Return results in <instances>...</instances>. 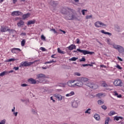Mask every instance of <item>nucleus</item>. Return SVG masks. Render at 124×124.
Instances as JSON below:
<instances>
[{
    "instance_id": "nucleus-1",
    "label": "nucleus",
    "mask_w": 124,
    "mask_h": 124,
    "mask_svg": "<svg viewBox=\"0 0 124 124\" xmlns=\"http://www.w3.org/2000/svg\"><path fill=\"white\" fill-rule=\"evenodd\" d=\"M11 15L12 16H30L31 14L30 13H28L27 14L23 15V13L19 11H16L13 12Z\"/></svg>"
},
{
    "instance_id": "nucleus-2",
    "label": "nucleus",
    "mask_w": 124,
    "mask_h": 124,
    "mask_svg": "<svg viewBox=\"0 0 124 124\" xmlns=\"http://www.w3.org/2000/svg\"><path fill=\"white\" fill-rule=\"evenodd\" d=\"M36 62H38V61H34L33 62H28L25 61L24 62H22L19 66L20 67H23V66H31V64H33V63H35Z\"/></svg>"
},
{
    "instance_id": "nucleus-3",
    "label": "nucleus",
    "mask_w": 124,
    "mask_h": 124,
    "mask_svg": "<svg viewBox=\"0 0 124 124\" xmlns=\"http://www.w3.org/2000/svg\"><path fill=\"white\" fill-rule=\"evenodd\" d=\"M77 51L80 52V53H82L83 55H93V54H94V52H90L87 50H81L78 48L77 49Z\"/></svg>"
},
{
    "instance_id": "nucleus-4",
    "label": "nucleus",
    "mask_w": 124,
    "mask_h": 124,
    "mask_svg": "<svg viewBox=\"0 0 124 124\" xmlns=\"http://www.w3.org/2000/svg\"><path fill=\"white\" fill-rule=\"evenodd\" d=\"M113 84L115 86H118L119 87H123V82L122 80L120 79H117L114 80Z\"/></svg>"
},
{
    "instance_id": "nucleus-5",
    "label": "nucleus",
    "mask_w": 124,
    "mask_h": 124,
    "mask_svg": "<svg viewBox=\"0 0 124 124\" xmlns=\"http://www.w3.org/2000/svg\"><path fill=\"white\" fill-rule=\"evenodd\" d=\"M86 86L91 88V89H93V90H96L97 88H98V86L96 84H93V83H91V82H88V83L86 84Z\"/></svg>"
},
{
    "instance_id": "nucleus-6",
    "label": "nucleus",
    "mask_w": 124,
    "mask_h": 124,
    "mask_svg": "<svg viewBox=\"0 0 124 124\" xmlns=\"http://www.w3.org/2000/svg\"><path fill=\"white\" fill-rule=\"evenodd\" d=\"M21 51H22L21 49L16 47H14L11 49L12 53H13V54H16V55H18V54H19Z\"/></svg>"
},
{
    "instance_id": "nucleus-7",
    "label": "nucleus",
    "mask_w": 124,
    "mask_h": 124,
    "mask_svg": "<svg viewBox=\"0 0 124 124\" xmlns=\"http://www.w3.org/2000/svg\"><path fill=\"white\" fill-rule=\"evenodd\" d=\"M95 26L96 28H101L102 27L106 26V25L101 21H97L95 23Z\"/></svg>"
},
{
    "instance_id": "nucleus-8",
    "label": "nucleus",
    "mask_w": 124,
    "mask_h": 124,
    "mask_svg": "<svg viewBox=\"0 0 124 124\" xmlns=\"http://www.w3.org/2000/svg\"><path fill=\"white\" fill-rule=\"evenodd\" d=\"M88 79L87 78H79L78 79V81H80V82H82V83H87L86 85L89 83Z\"/></svg>"
},
{
    "instance_id": "nucleus-9",
    "label": "nucleus",
    "mask_w": 124,
    "mask_h": 124,
    "mask_svg": "<svg viewBox=\"0 0 124 124\" xmlns=\"http://www.w3.org/2000/svg\"><path fill=\"white\" fill-rule=\"evenodd\" d=\"M8 31H10V29H8V27L7 26H1L0 28V31L2 32H5Z\"/></svg>"
},
{
    "instance_id": "nucleus-10",
    "label": "nucleus",
    "mask_w": 124,
    "mask_h": 124,
    "mask_svg": "<svg viewBox=\"0 0 124 124\" xmlns=\"http://www.w3.org/2000/svg\"><path fill=\"white\" fill-rule=\"evenodd\" d=\"M28 82H29V83H31V84H32L33 85H35V84H36L37 81L35 79H33L32 78H31L28 79Z\"/></svg>"
},
{
    "instance_id": "nucleus-11",
    "label": "nucleus",
    "mask_w": 124,
    "mask_h": 124,
    "mask_svg": "<svg viewBox=\"0 0 124 124\" xmlns=\"http://www.w3.org/2000/svg\"><path fill=\"white\" fill-rule=\"evenodd\" d=\"M76 80H70L68 81L67 83L68 86H69V87H72L73 88H74L75 85L74 84L73 85L72 84H73V83H74V82H75Z\"/></svg>"
},
{
    "instance_id": "nucleus-12",
    "label": "nucleus",
    "mask_w": 124,
    "mask_h": 124,
    "mask_svg": "<svg viewBox=\"0 0 124 124\" xmlns=\"http://www.w3.org/2000/svg\"><path fill=\"white\" fill-rule=\"evenodd\" d=\"M35 22H36L35 19L30 20L27 22V26H30V25H34V24H35Z\"/></svg>"
},
{
    "instance_id": "nucleus-13",
    "label": "nucleus",
    "mask_w": 124,
    "mask_h": 124,
    "mask_svg": "<svg viewBox=\"0 0 124 124\" xmlns=\"http://www.w3.org/2000/svg\"><path fill=\"white\" fill-rule=\"evenodd\" d=\"M54 96L56 98H58V100H62V96L61 94H55Z\"/></svg>"
},
{
    "instance_id": "nucleus-14",
    "label": "nucleus",
    "mask_w": 124,
    "mask_h": 124,
    "mask_svg": "<svg viewBox=\"0 0 124 124\" xmlns=\"http://www.w3.org/2000/svg\"><path fill=\"white\" fill-rule=\"evenodd\" d=\"M24 24L25 22L24 21L20 20L19 22L17 23V26L19 27V28H21L22 26H24Z\"/></svg>"
},
{
    "instance_id": "nucleus-15",
    "label": "nucleus",
    "mask_w": 124,
    "mask_h": 124,
    "mask_svg": "<svg viewBox=\"0 0 124 124\" xmlns=\"http://www.w3.org/2000/svg\"><path fill=\"white\" fill-rule=\"evenodd\" d=\"M75 87L77 86V87H82L83 86V82L81 80H78V82L76 84H74Z\"/></svg>"
},
{
    "instance_id": "nucleus-16",
    "label": "nucleus",
    "mask_w": 124,
    "mask_h": 124,
    "mask_svg": "<svg viewBox=\"0 0 124 124\" xmlns=\"http://www.w3.org/2000/svg\"><path fill=\"white\" fill-rule=\"evenodd\" d=\"M105 95H106V94H105V93H97L96 96L97 97H99V98H100L101 97H103V96H105Z\"/></svg>"
},
{
    "instance_id": "nucleus-17",
    "label": "nucleus",
    "mask_w": 124,
    "mask_h": 124,
    "mask_svg": "<svg viewBox=\"0 0 124 124\" xmlns=\"http://www.w3.org/2000/svg\"><path fill=\"white\" fill-rule=\"evenodd\" d=\"M67 48L69 49V50H74V49H76V46L72 44L69 46Z\"/></svg>"
},
{
    "instance_id": "nucleus-18",
    "label": "nucleus",
    "mask_w": 124,
    "mask_h": 124,
    "mask_svg": "<svg viewBox=\"0 0 124 124\" xmlns=\"http://www.w3.org/2000/svg\"><path fill=\"white\" fill-rule=\"evenodd\" d=\"M74 16H65L64 18L65 20H74Z\"/></svg>"
},
{
    "instance_id": "nucleus-19",
    "label": "nucleus",
    "mask_w": 124,
    "mask_h": 124,
    "mask_svg": "<svg viewBox=\"0 0 124 124\" xmlns=\"http://www.w3.org/2000/svg\"><path fill=\"white\" fill-rule=\"evenodd\" d=\"M37 77L38 79H39V78H47L45 75L43 74H40L37 75Z\"/></svg>"
},
{
    "instance_id": "nucleus-20",
    "label": "nucleus",
    "mask_w": 124,
    "mask_h": 124,
    "mask_svg": "<svg viewBox=\"0 0 124 124\" xmlns=\"http://www.w3.org/2000/svg\"><path fill=\"white\" fill-rule=\"evenodd\" d=\"M117 50L119 52V53H124V47H123L122 46H119Z\"/></svg>"
},
{
    "instance_id": "nucleus-21",
    "label": "nucleus",
    "mask_w": 124,
    "mask_h": 124,
    "mask_svg": "<svg viewBox=\"0 0 124 124\" xmlns=\"http://www.w3.org/2000/svg\"><path fill=\"white\" fill-rule=\"evenodd\" d=\"M72 106L74 108H77L78 107V103H77V102L74 101V102H73Z\"/></svg>"
},
{
    "instance_id": "nucleus-22",
    "label": "nucleus",
    "mask_w": 124,
    "mask_h": 124,
    "mask_svg": "<svg viewBox=\"0 0 124 124\" xmlns=\"http://www.w3.org/2000/svg\"><path fill=\"white\" fill-rule=\"evenodd\" d=\"M94 118L96 121H99V120H100V116H99V114H94Z\"/></svg>"
},
{
    "instance_id": "nucleus-23",
    "label": "nucleus",
    "mask_w": 124,
    "mask_h": 124,
    "mask_svg": "<svg viewBox=\"0 0 124 124\" xmlns=\"http://www.w3.org/2000/svg\"><path fill=\"white\" fill-rule=\"evenodd\" d=\"M74 94H75V93H74V92L72 91L71 92V93L66 94V96L67 97L72 96V95H74Z\"/></svg>"
},
{
    "instance_id": "nucleus-24",
    "label": "nucleus",
    "mask_w": 124,
    "mask_h": 124,
    "mask_svg": "<svg viewBox=\"0 0 124 124\" xmlns=\"http://www.w3.org/2000/svg\"><path fill=\"white\" fill-rule=\"evenodd\" d=\"M123 118L121 116H115L114 120L115 121H119V120H123Z\"/></svg>"
},
{
    "instance_id": "nucleus-25",
    "label": "nucleus",
    "mask_w": 124,
    "mask_h": 124,
    "mask_svg": "<svg viewBox=\"0 0 124 124\" xmlns=\"http://www.w3.org/2000/svg\"><path fill=\"white\" fill-rule=\"evenodd\" d=\"M101 32H102V33H103L104 34H108V35L111 36L112 35V33L109 32H105L104 31V30H102L101 31Z\"/></svg>"
},
{
    "instance_id": "nucleus-26",
    "label": "nucleus",
    "mask_w": 124,
    "mask_h": 124,
    "mask_svg": "<svg viewBox=\"0 0 124 124\" xmlns=\"http://www.w3.org/2000/svg\"><path fill=\"white\" fill-rule=\"evenodd\" d=\"M15 61H17V60L14 59V58H11L5 61V62H14Z\"/></svg>"
},
{
    "instance_id": "nucleus-27",
    "label": "nucleus",
    "mask_w": 124,
    "mask_h": 124,
    "mask_svg": "<svg viewBox=\"0 0 124 124\" xmlns=\"http://www.w3.org/2000/svg\"><path fill=\"white\" fill-rule=\"evenodd\" d=\"M77 60H78V58L76 57H72V58L69 59V61H71L72 62H75Z\"/></svg>"
},
{
    "instance_id": "nucleus-28",
    "label": "nucleus",
    "mask_w": 124,
    "mask_h": 124,
    "mask_svg": "<svg viewBox=\"0 0 124 124\" xmlns=\"http://www.w3.org/2000/svg\"><path fill=\"white\" fill-rule=\"evenodd\" d=\"M25 44H26V40L25 39H23L21 42L22 47H24V46H25Z\"/></svg>"
},
{
    "instance_id": "nucleus-29",
    "label": "nucleus",
    "mask_w": 124,
    "mask_h": 124,
    "mask_svg": "<svg viewBox=\"0 0 124 124\" xmlns=\"http://www.w3.org/2000/svg\"><path fill=\"white\" fill-rule=\"evenodd\" d=\"M62 13V14H66V13H67V11L66 10V9L63 8Z\"/></svg>"
},
{
    "instance_id": "nucleus-30",
    "label": "nucleus",
    "mask_w": 124,
    "mask_h": 124,
    "mask_svg": "<svg viewBox=\"0 0 124 124\" xmlns=\"http://www.w3.org/2000/svg\"><path fill=\"white\" fill-rule=\"evenodd\" d=\"M113 46V47L114 48V49H117V50H118V49L119 48V47H120V46L119 45H117L116 44H113L112 45Z\"/></svg>"
},
{
    "instance_id": "nucleus-31",
    "label": "nucleus",
    "mask_w": 124,
    "mask_h": 124,
    "mask_svg": "<svg viewBox=\"0 0 124 124\" xmlns=\"http://www.w3.org/2000/svg\"><path fill=\"white\" fill-rule=\"evenodd\" d=\"M104 103V101L101 100H99L98 101V104H99V105H102V104H103Z\"/></svg>"
},
{
    "instance_id": "nucleus-32",
    "label": "nucleus",
    "mask_w": 124,
    "mask_h": 124,
    "mask_svg": "<svg viewBox=\"0 0 124 124\" xmlns=\"http://www.w3.org/2000/svg\"><path fill=\"white\" fill-rule=\"evenodd\" d=\"M57 50L58 53H60V54H64V51H62L60 48H58Z\"/></svg>"
},
{
    "instance_id": "nucleus-33",
    "label": "nucleus",
    "mask_w": 124,
    "mask_h": 124,
    "mask_svg": "<svg viewBox=\"0 0 124 124\" xmlns=\"http://www.w3.org/2000/svg\"><path fill=\"white\" fill-rule=\"evenodd\" d=\"M85 114H91V108H88L85 111Z\"/></svg>"
},
{
    "instance_id": "nucleus-34",
    "label": "nucleus",
    "mask_w": 124,
    "mask_h": 124,
    "mask_svg": "<svg viewBox=\"0 0 124 124\" xmlns=\"http://www.w3.org/2000/svg\"><path fill=\"white\" fill-rule=\"evenodd\" d=\"M102 85L105 88H107L108 87V85L107 84H106V83L105 82V81L103 82V83L102 84Z\"/></svg>"
},
{
    "instance_id": "nucleus-35",
    "label": "nucleus",
    "mask_w": 124,
    "mask_h": 124,
    "mask_svg": "<svg viewBox=\"0 0 124 124\" xmlns=\"http://www.w3.org/2000/svg\"><path fill=\"white\" fill-rule=\"evenodd\" d=\"M115 111H110L108 113V116H113V115H115Z\"/></svg>"
},
{
    "instance_id": "nucleus-36",
    "label": "nucleus",
    "mask_w": 124,
    "mask_h": 124,
    "mask_svg": "<svg viewBox=\"0 0 124 124\" xmlns=\"http://www.w3.org/2000/svg\"><path fill=\"white\" fill-rule=\"evenodd\" d=\"M41 39L42 40H46V37L43 34L41 35Z\"/></svg>"
},
{
    "instance_id": "nucleus-37",
    "label": "nucleus",
    "mask_w": 124,
    "mask_h": 124,
    "mask_svg": "<svg viewBox=\"0 0 124 124\" xmlns=\"http://www.w3.org/2000/svg\"><path fill=\"white\" fill-rule=\"evenodd\" d=\"M7 72L5 71L2 72L1 73H0V76H1V77H2V76H4V75H5V73H6Z\"/></svg>"
},
{
    "instance_id": "nucleus-38",
    "label": "nucleus",
    "mask_w": 124,
    "mask_h": 124,
    "mask_svg": "<svg viewBox=\"0 0 124 124\" xmlns=\"http://www.w3.org/2000/svg\"><path fill=\"white\" fill-rule=\"evenodd\" d=\"M109 120H110V118H107V119H106V121H105V124H108Z\"/></svg>"
},
{
    "instance_id": "nucleus-39",
    "label": "nucleus",
    "mask_w": 124,
    "mask_h": 124,
    "mask_svg": "<svg viewBox=\"0 0 124 124\" xmlns=\"http://www.w3.org/2000/svg\"><path fill=\"white\" fill-rule=\"evenodd\" d=\"M79 62H86V59H85V58H84V57H82V58H81V59H80L79 60Z\"/></svg>"
},
{
    "instance_id": "nucleus-40",
    "label": "nucleus",
    "mask_w": 124,
    "mask_h": 124,
    "mask_svg": "<svg viewBox=\"0 0 124 124\" xmlns=\"http://www.w3.org/2000/svg\"><path fill=\"white\" fill-rule=\"evenodd\" d=\"M101 108H102V109H104V110H106V109H107V107H106V106L105 105H103L101 106Z\"/></svg>"
},
{
    "instance_id": "nucleus-41",
    "label": "nucleus",
    "mask_w": 124,
    "mask_h": 124,
    "mask_svg": "<svg viewBox=\"0 0 124 124\" xmlns=\"http://www.w3.org/2000/svg\"><path fill=\"white\" fill-rule=\"evenodd\" d=\"M115 67H116V68H118V69H122V67H121V66H120V65L118 64Z\"/></svg>"
},
{
    "instance_id": "nucleus-42",
    "label": "nucleus",
    "mask_w": 124,
    "mask_h": 124,
    "mask_svg": "<svg viewBox=\"0 0 124 124\" xmlns=\"http://www.w3.org/2000/svg\"><path fill=\"white\" fill-rule=\"evenodd\" d=\"M40 49H41L43 52H45V51H46V49L45 48L43 47H41L40 48Z\"/></svg>"
},
{
    "instance_id": "nucleus-43",
    "label": "nucleus",
    "mask_w": 124,
    "mask_h": 124,
    "mask_svg": "<svg viewBox=\"0 0 124 124\" xmlns=\"http://www.w3.org/2000/svg\"><path fill=\"white\" fill-rule=\"evenodd\" d=\"M88 11L87 10H82V13L83 15H85V12H87Z\"/></svg>"
},
{
    "instance_id": "nucleus-44",
    "label": "nucleus",
    "mask_w": 124,
    "mask_h": 124,
    "mask_svg": "<svg viewBox=\"0 0 124 124\" xmlns=\"http://www.w3.org/2000/svg\"><path fill=\"white\" fill-rule=\"evenodd\" d=\"M21 87H27L28 86V84H25V83H23L21 84Z\"/></svg>"
},
{
    "instance_id": "nucleus-45",
    "label": "nucleus",
    "mask_w": 124,
    "mask_h": 124,
    "mask_svg": "<svg viewBox=\"0 0 124 124\" xmlns=\"http://www.w3.org/2000/svg\"><path fill=\"white\" fill-rule=\"evenodd\" d=\"M50 31H53V32H54V33H58V32H57V31H56V30H55V29H51Z\"/></svg>"
},
{
    "instance_id": "nucleus-46",
    "label": "nucleus",
    "mask_w": 124,
    "mask_h": 124,
    "mask_svg": "<svg viewBox=\"0 0 124 124\" xmlns=\"http://www.w3.org/2000/svg\"><path fill=\"white\" fill-rule=\"evenodd\" d=\"M5 124V120H3L0 122V124Z\"/></svg>"
},
{
    "instance_id": "nucleus-47",
    "label": "nucleus",
    "mask_w": 124,
    "mask_h": 124,
    "mask_svg": "<svg viewBox=\"0 0 124 124\" xmlns=\"http://www.w3.org/2000/svg\"><path fill=\"white\" fill-rule=\"evenodd\" d=\"M75 75L77 76H81V74L79 73L76 72L75 73Z\"/></svg>"
},
{
    "instance_id": "nucleus-48",
    "label": "nucleus",
    "mask_w": 124,
    "mask_h": 124,
    "mask_svg": "<svg viewBox=\"0 0 124 124\" xmlns=\"http://www.w3.org/2000/svg\"><path fill=\"white\" fill-rule=\"evenodd\" d=\"M13 69L16 71L19 70V67H14Z\"/></svg>"
},
{
    "instance_id": "nucleus-49",
    "label": "nucleus",
    "mask_w": 124,
    "mask_h": 124,
    "mask_svg": "<svg viewBox=\"0 0 124 124\" xmlns=\"http://www.w3.org/2000/svg\"><path fill=\"white\" fill-rule=\"evenodd\" d=\"M114 95L115 96H117L118 97V95H119V94H118V93H117V91H114Z\"/></svg>"
},
{
    "instance_id": "nucleus-50",
    "label": "nucleus",
    "mask_w": 124,
    "mask_h": 124,
    "mask_svg": "<svg viewBox=\"0 0 124 124\" xmlns=\"http://www.w3.org/2000/svg\"><path fill=\"white\" fill-rule=\"evenodd\" d=\"M47 63H52V62L50 61L45 62L44 63V64H47Z\"/></svg>"
},
{
    "instance_id": "nucleus-51",
    "label": "nucleus",
    "mask_w": 124,
    "mask_h": 124,
    "mask_svg": "<svg viewBox=\"0 0 124 124\" xmlns=\"http://www.w3.org/2000/svg\"><path fill=\"white\" fill-rule=\"evenodd\" d=\"M77 44H79L80 43V39L79 38L77 39Z\"/></svg>"
},
{
    "instance_id": "nucleus-52",
    "label": "nucleus",
    "mask_w": 124,
    "mask_h": 124,
    "mask_svg": "<svg viewBox=\"0 0 124 124\" xmlns=\"http://www.w3.org/2000/svg\"><path fill=\"white\" fill-rule=\"evenodd\" d=\"M9 31V32H14V31L15 32V30H10V31Z\"/></svg>"
},
{
    "instance_id": "nucleus-53",
    "label": "nucleus",
    "mask_w": 124,
    "mask_h": 124,
    "mask_svg": "<svg viewBox=\"0 0 124 124\" xmlns=\"http://www.w3.org/2000/svg\"><path fill=\"white\" fill-rule=\"evenodd\" d=\"M28 16H23L22 20H26L28 18Z\"/></svg>"
},
{
    "instance_id": "nucleus-54",
    "label": "nucleus",
    "mask_w": 124,
    "mask_h": 124,
    "mask_svg": "<svg viewBox=\"0 0 124 124\" xmlns=\"http://www.w3.org/2000/svg\"><path fill=\"white\" fill-rule=\"evenodd\" d=\"M117 59H118L120 62H123V59H122V58H121L120 57H117Z\"/></svg>"
},
{
    "instance_id": "nucleus-55",
    "label": "nucleus",
    "mask_w": 124,
    "mask_h": 124,
    "mask_svg": "<svg viewBox=\"0 0 124 124\" xmlns=\"http://www.w3.org/2000/svg\"><path fill=\"white\" fill-rule=\"evenodd\" d=\"M55 56H56V54H53L51 55V58H52L53 59H56V57H55Z\"/></svg>"
},
{
    "instance_id": "nucleus-56",
    "label": "nucleus",
    "mask_w": 124,
    "mask_h": 124,
    "mask_svg": "<svg viewBox=\"0 0 124 124\" xmlns=\"http://www.w3.org/2000/svg\"><path fill=\"white\" fill-rule=\"evenodd\" d=\"M60 31H62V32L64 34H65V32H66L65 31H64L61 30V29L60 30Z\"/></svg>"
},
{
    "instance_id": "nucleus-57",
    "label": "nucleus",
    "mask_w": 124,
    "mask_h": 124,
    "mask_svg": "<svg viewBox=\"0 0 124 124\" xmlns=\"http://www.w3.org/2000/svg\"><path fill=\"white\" fill-rule=\"evenodd\" d=\"M100 67H104V68H106V66L103 65V64H102V65H100Z\"/></svg>"
},
{
    "instance_id": "nucleus-58",
    "label": "nucleus",
    "mask_w": 124,
    "mask_h": 124,
    "mask_svg": "<svg viewBox=\"0 0 124 124\" xmlns=\"http://www.w3.org/2000/svg\"><path fill=\"white\" fill-rule=\"evenodd\" d=\"M60 86V87H64L65 84L63 83H61Z\"/></svg>"
},
{
    "instance_id": "nucleus-59",
    "label": "nucleus",
    "mask_w": 124,
    "mask_h": 124,
    "mask_svg": "<svg viewBox=\"0 0 124 124\" xmlns=\"http://www.w3.org/2000/svg\"><path fill=\"white\" fill-rule=\"evenodd\" d=\"M50 99H51V100H52V101L53 102H55V100H54V99L53 98V96H51V97H50Z\"/></svg>"
},
{
    "instance_id": "nucleus-60",
    "label": "nucleus",
    "mask_w": 124,
    "mask_h": 124,
    "mask_svg": "<svg viewBox=\"0 0 124 124\" xmlns=\"http://www.w3.org/2000/svg\"><path fill=\"white\" fill-rule=\"evenodd\" d=\"M82 66H89V64H82Z\"/></svg>"
},
{
    "instance_id": "nucleus-61",
    "label": "nucleus",
    "mask_w": 124,
    "mask_h": 124,
    "mask_svg": "<svg viewBox=\"0 0 124 124\" xmlns=\"http://www.w3.org/2000/svg\"><path fill=\"white\" fill-rule=\"evenodd\" d=\"M42 69H47V68H48V67L47 66L42 67Z\"/></svg>"
},
{
    "instance_id": "nucleus-62",
    "label": "nucleus",
    "mask_w": 124,
    "mask_h": 124,
    "mask_svg": "<svg viewBox=\"0 0 124 124\" xmlns=\"http://www.w3.org/2000/svg\"><path fill=\"white\" fill-rule=\"evenodd\" d=\"M17 0H13V3H16V2H17Z\"/></svg>"
},
{
    "instance_id": "nucleus-63",
    "label": "nucleus",
    "mask_w": 124,
    "mask_h": 124,
    "mask_svg": "<svg viewBox=\"0 0 124 124\" xmlns=\"http://www.w3.org/2000/svg\"><path fill=\"white\" fill-rule=\"evenodd\" d=\"M20 35H26V33L23 32L20 34Z\"/></svg>"
},
{
    "instance_id": "nucleus-64",
    "label": "nucleus",
    "mask_w": 124,
    "mask_h": 124,
    "mask_svg": "<svg viewBox=\"0 0 124 124\" xmlns=\"http://www.w3.org/2000/svg\"><path fill=\"white\" fill-rule=\"evenodd\" d=\"M117 97H118L119 98H120V97H122V95L119 94L117 96Z\"/></svg>"
}]
</instances>
